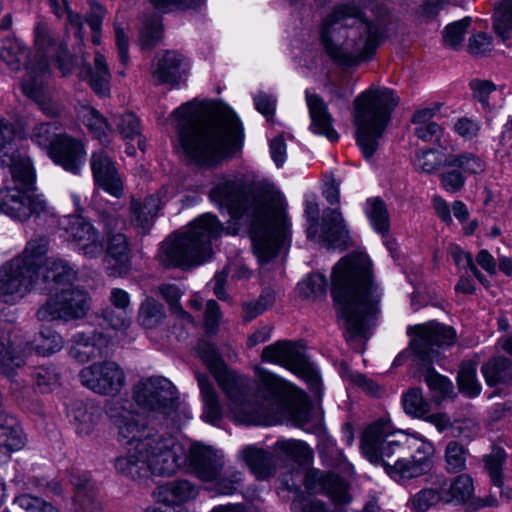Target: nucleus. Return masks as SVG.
Returning a JSON list of instances; mask_svg holds the SVG:
<instances>
[{
    "instance_id": "58",
    "label": "nucleus",
    "mask_w": 512,
    "mask_h": 512,
    "mask_svg": "<svg viewBox=\"0 0 512 512\" xmlns=\"http://www.w3.org/2000/svg\"><path fill=\"white\" fill-rule=\"evenodd\" d=\"M106 10L98 3L91 2L90 10L85 15V21L92 30V43L99 45L101 42V28Z\"/></svg>"
},
{
    "instance_id": "21",
    "label": "nucleus",
    "mask_w": 512,
    "mask_h": 512,
    "mask_svg": "<svg viewBox=\"0 0 512 512\" xmlns=\"http://www.w3.org/2000/svg\"><path fill=\"white\" fill-rule=\"evenodd\" d=\"M46 209V203L33 191L18 186L0 190V211L20 221L38 215Z\"/></svg>"
},
{
    "instance_id": "16",
    "label": "nucleus",
    "mask_w": 512,
    "mask_h": 512,
    "mask_svg": "<svg viewBox=\"0 0 512 512\" xmlns=\"http://www.w3.org/2000/svg\"><path fill=\"white\" fill-rule=\"evenodd\" d=\"M39 337L41 343L35 347H32L29 343L24 346L13 347L10 344H5L0 338V373L12 376L17 368L25 364L27 356L31 354L33 349L45 355L54 353L62 347L61 336L50 329L41 330Z\"/></svg>"
},
{
    "instance_id": "54",
    "label": "nucleus",
    "mask_w": 512,
    "mask_h": 512,
    "mask_svg": "<svg viewBox=\"0 0 512 512\" xmlns=\"http://www.w3.org/2000/svg\"><path fill=\"white\" fill-rule=\"evenodd\" d=\"M367 215L374 229L386 235L389 231V215L383 200L375 198L368 201Z\"/></svg>"
},
{
    "instance_id": "59",
    "label": "nucleus",
    "mask_w": 512,
    "mask_h": 512,
    "mask_svg": "<svg viewBox=\"0 0 512 512\" xmlns=\"http://www.w3.org/2000/svg\"><path fill=\"white\" fill-rule=\"evenodd\" d=\"M471 23L470 17H465L449 24L443 34L444 44L450 48H457L463 41L464 34Z\"/></svg>"
},
{
    "instance_id": "47",
    "label": "nucleus",
    "mask_w": 512,
    "mask_h": 512,
    "mask_svg": "<svg viewBox=\"0 0 512 512\" xmlns=\"http://www.w3.org/2000/svg\"><path fill=\"white\" fill-rule=\"evenodd\" d=\"M63 135L58 122H42L34 126L30 139L39 147L48 150L49 153L56 141Z\"/></svg>"
},
{
    "instance_id": "41",
    "label": "nucleus",
    "mask_w": 512,
    "mask_h": 512,
    "mask_svg": "<svg viewBox=\"0 0 512 512\" xmlns=\"http://www.w3.org/2000/svg\"><path fill=\"white\" fill-rule=\"evenodd\" d=\"M274 452L277 461H291L298 465L307 464L313 456L312 450L305 442L295 439L278 440L274 445Z\"/></svg>"
},
{
    "instance_id": "63",
    "label": "nucleus",
    "mask_w": 512,
    "mask_h": 512,
    "mask_svg": "<svg viewBox=\"0 0 512 512\" xmlns=\"http://www.w3.org/2000/svg\"><path fill=\"white\" fill-rule=\"evenodd\" d=\"M117 130L125 139H133L140 135V123L135 114L131 112L124 113L113 118Z\"/></svg>"
},
{
    "instance_id": "53",
    "label": "nucleus",
    "mask_w": 512,
    "mask_h": 512,
    "mask_svg": "<svg viewBox=\"0 0 512 512\" xmlns=\"http://www.w3.org/2000/svg\"><path fill=\"white\" fill-rule=\"evenodd\" d=\"M457 382L459 390L468 396H477L481 387L476 380V365L472 361L462 362L458 372Z\"/></svg>"
},
{
    "instance_id": "7",
    "label": "nucleus",
    "mask_w": 512,
    "mask_h": 512,
    "mask_svg": "<svg viewBox=\"0 0 512 512\" xmlns=\"http://www.w3.org/2000/svg\"><path fill=\"white\" fill-rule=\"evenodd\" d=\"M222 224L217 217L206 213L195 219L190 228L172 234L161 245L159 260L166 268H190L202 264L212 254L211 241L221 235Z\"/></svg>"
},
{
    "instance_id": "40",
    "label": "nucleus",
    "mask_w": 512,
    "mask_h": 512,
    "mask_svg": "<svg viewBox=\"0 0 512 512\" xmlns=\"http://www.w3.org/2000/svg\"><path fill=\"white\" fill-rule=\"evenodd\" d=\"M439 484L446 504L452 502L463 504L470 500L474 492L473 480L468 474L444 479Z\"/></svg>"
},
{
    "instance_id": "9",
    "label": "nucleus",
    "mask_w": 512,
    "mask_h": 512,
    "mask_svg": "<svg viewBox=\"0 0 512 512\" xmlns=\"http://www.w3.org/2000/svg\"><path fill=\"white\" fill-rule=\"evenodd\" d=\"M184 447L175 439L164 442L147 440L135 444L125 456L115 459L117 473L133 480L148 479L151 475L171 476L179 470Z\"/></svg>"
},
{
    "instance_id": "3",
    "label": "nucleus",
    "mask_w": 512,
    "mask_h": 512,
    "mask_svg": "<svg viewBox=\"0 0 512 512\" xmlns=\"http://www.w3.org/2000/svg\"><path fill=\"white\" fill-rule=\"evenodd\" d=\"M197 353L226 394L231 409L244 421L271 425L289 406L290 386L272 374L262 377L256 395L248 378L230 370L214 344L200 340Z\"/></svg>"
},
{
    "instance_id": "43",
    "label": "nucleus",
    "mask_w": 512,
    "mask_h": 512,
    "mask_svg": "<svg viewBox=\"0 0 512 512\" xmlns=\"http://www.w3.org/2000/svg\"><path fill=\"white\" fill-rule=\"evenodd\" d=\"M49 240L45 236L37 235L33 237L26 245L23 253L14 259H21L25 262L27 268H31L34 275L39 277V269L42 264L43 257L48 251Z\"/></svg>"
},
{
    "instance_id": "44",
    "label": "nucleus",
    "mask_w": 512,
    "mask_h": 512,
    "mask_svg": "<svg viewBox=\"0 0 512 512\" xmlns=\"http://www.w3.org/2000/svg\"><path fill=\"white\" fill-rule=\"evenodd\" d=\"M82 121L94 138L98 139L102 145L106 146L110 143L107 131L110 133L113 131L112 124L96 109L84 107L82 110Z\"/></svg>"
},
{
    "instance_id": "39",
    "label": "nucleus",
    "mask_w": 512,
    "mask_h": 512,
    "mask_svg": "<svg viewBox=\"0 0 512 512\" xmlns=\"http://www.w3.org/2000/svg\"><path fill=\"white\" fill-rule=\"evenodd\" d=\"M1 162L3 165L9 166L14 186L34 192L35 174L28 157L15 153L4 154Z\"/></svg>"
},
{
    "instance_id": "26",
    "label": "nucleus",
    "mask_w": 512,
    "mask_h": 512,
    "mask_svg": "<svg viewBox=\"0 0 512 512\" xmlns=\"http://www.w3.org/2000/svg\"><path fill=\"white\" fill-rule=\"evenodd\" d=\"M91 169L95 182L111 195L119 198L123 195V182L111 156L105 150L92 154Z\"/></svg>"
},
{
    "instance_id": "25",
    "label": "nucleus",
    "mask_w": 512,
    "mask_h": 512,
    "mask_svg": "<svg viewBox=\"0 0 512 512\" xmlns=\"http://www.w3.org/2000/svg\"><path fill=\"white\" fill-rule=\"evenodd\" d=\"M188 63L176 51H165L155 57L152 78L156 85H179L187 76Z\"/></svg>"
},
{
    "instance_id": "24",
    "label": "nucleus",
    "mask_w": 512,
    "mask_h": 512,
    "mask_svg": "<svg viewBox=\"0 0 512 512\" xmlns=\"http://www.w3.org/2000/svg\"><path fill=\"white\" fill-rule=\"evenodd\" d=\"M308 490L327 495L335 504H347L351 500L348 484L340 476L318 469H309L304 475Z\"/></svg>"
},
{
    "instance_id": "28",
    "label": "nucleus",
    "mask_w": 512,
    "mask_h": 512,
    "mask_svg": "<svg viewBox=\"0 0 512 512\" xmlns=\"http://www.w3.org/2000/svg\"><path fill=\"white\" fill-rule=\"evenodd\" d=\"M70 481L74 486L73 512H104L95 482L84 474H72Z\"/></svg>"
},
{
    "instance_id": "6",
    "label": "nucleus",
    "mask_w": 512,
    "mask_h": 512,
    "mask_svg": "<svg viewBox=\"0 0 512 512\" xmlns=\"http://www.w3.org/2000/svg\"><path fill=\"white\" fill-rule=\"evenodd\" d=\"M36 53L27 64L21 88L23 94L32 100L47 117L56 118L63 112L62 104L56 99L53 89L46 83L50 62L53 61L63 76L73 67L67 46L57 43L50 32L41 25L35 29Z\"/></svg>"
},
{
    "instance_id": "31",
    "label": "nucleus",
    "mask_w": 512,
    "mask_h": 512,
    "mask_svg": "<svg viewBox=\"0 0 512 512\" xmlns=\"http://www.w3.org/2000/svg\"><path fill=\"white\" fill-rule=\"evenodd\" d=\"M75 346L71 349L72 356L79 362L107 357L109 354V339L101 332L91 335L79 333L74 336Z\"/></svg>"
},
{
    "instance_id": "11",
    "label": "nucleus",
    "mask_w": 512,
    "mask_h": 512,
    "mask_svg": "<svg viewBox=\"0 0 512 512\" xmlns=\"http://www.w3.org/2000/svg\"><path fill=\"white\" fill-rule=\"evenodd\" d=\"M90 309L88 293L78 287L61 288L51 293L39 307L36 317L39 321L78 320L86 316Z\"/></svg>"
},
{
    "instance_id": "14",
    "label": "nucleus",
    "mask_w": 512,
    "mask_h": 512,
    "mask_svg": "<svg viewBox=\"0 0 512 512\" xmlns=\"http://www.w3.org/2000/svg\"><path fill=\"white\" fill-rule=\"evenodd\" d=\"M299 342L279 340L266 346L261 354L264 362L279 364L306 379L313 388L319 386V377L302 351Z\"/></svg>"
},
{
    "instance_id": "22",
    "label": "nucleus",
    "mask_w": 512,
    "mask_h": 512,
    "mask_svg": "<svg viewBox=\"0 0 512 512\" xmlns=\"http://www.w3.org/2000/svg\"><path fill=\"white\" fill-rule=\"evenodd\" d=\"M67 238L79 245V250L89 259L99 257L104 249L100 234L94 226L80 216L65 217L62 222Z\"/></svg>"
},
{
    "instance_id": "62",
    "label": "nucleus",
    "mask_w": 512,
    "mask_h": 512,
    "mask_svg": "<svg viewBox=\"0 0 512 512\" xmlns=\"http://www.w3.org/2000/svg\"><path fill=\"white\" fill-rule=\"evenodd\" d=\"M446 171L440 174L442 187L451 193L460 191L465 184V171L460 166L447 167ZM466 174H469L466 172Z\"/></svg>"
},
{
    "instance_id": "45",
    "label": "nucleus",
    "mask_w": 512,
    "mask_h": 512,
    "mask_svg": "<svg viewBox=\"0 0 512 512\" xmlns=\"http://www.w3.org/2000/svg\"><path fill=\"white\" fill-rule=\"evenodd\" d=\"M482 373L489 386L512 380V361L506 357H497L482 367Z\"/></svg>"
},
{
    "instance_id": "36",
    "label": "nucleus",
    "mask_w": 512,
    "mask_h": 512,
    "mask_svg": "<svg viewBox=\"0 0 512 512\" xmlns=\"http://www.w3.org/2000/svg\"><path fill=\"white\" fill-rule=\"evenodd\" d=\"M26 437L17 420L0 412V458H8L11 452L25 446Z\"/></svg>"
},
{
    "instance_id": "10",
    "label": "nucleus",
    "mask_w": 512,
    "mask_h": 512,
    "mask_svg": "<svg viewBox=\"0 0 512 512\" xmlns=\"http://www.w3.org/2000/svg\"><path fill=\"white\" fill-rule=\"evenodd\" d=\"M410 437L404 434L385 435V424L376 422L368 426L361 438L363 455L372 464L381 465L394 480L408 479Z\"/></svg>"
},
{
    "instance_id": "50",
    "label": "nucleus",
    "mask_w": 512,
    "mask_h": 512,
    "mask_svg": "<svg viewBox=\"0 0 512 512\" xmlns=\"http://www.w3.org/2000/svg\"><path fill=\"white\" fill-rule=\"evenodd\" d=\"M468 449L456 440L447 443L444 452L445 470L448 473H459L466 469Z\"/></svg>"
},
{
    "instance_id": "46",
    "label": "nucleus",
    "mask_w": 512,
    "mask_h": 512,
    "mask_svg": "<svg viewBox=\"0 0 512 512\" xmlns=\"http://www.w3.org/2000/svg\"><path fill=\"white\" fill-rule=\"evenodd\" d=\"M164 306L154 298H146L140 305L137 321L145 329L159 326L165 318Z\"/></svg>"
},
{
    "instance_id": "2",
    "label": "nucleus",
    "mask_w": 512,
    "mask_h": 512,
    "mask_svg": "<svg viewBox=\"0 0 512 512\" xmlns=\"http://www.w3.org/2000/svg\"><path fill=\"white\" fill-rule=\"evenodd\" d=\"M210 199L233 218L246 217L253 250L260 263L274 259L285 247L289 231L280 193L270 185L248 186L243 180H225L210 191Z\"/></svg>"
},
{
    "instance_id": "60",
    "label": "nucleus",
    "mask_w": 512,
    "mask_h": 512,
    "mask_svg": "<svg viewBox=\"0 0 512 512\" xmlns=\"http://www.w3.org/2000/svg\"><path fill=\"white\" fill-rule=\"evenodd\" d=\"M158 292L169 304L173 313L177 314L181 318L191 320L190 314H188L179 303L182 292L176 285L162 284L158 287Z\"/></svg>"
},
{
    "instance_id": "35",
    "label": "nucleus",
    "mask_w": 512,
    "mask_h": 512,
    "mask_svg": "<svg viewBox=\"0 0 512 512\" xmlns=\"http://www.w3.org/2000/svg\"><path fill=\"white\" fill-rule=\"evenodd\" d=\"M242 457L257 479L266 480L275 475L278 461L274 451L271 453L256 446H247Z\"/></svg>"
},
{
    "instance_id": "23",
    "label": "nucleus",
    "mask_w": 512,
    "mask_h": 512,
    "mask_svg": "<svg viewBox=\"0 0 512 512\" xmlns=\"http://www.w3.org/2000/svg\"><path fill=\"white\" fill-rule=\"evenodd\" d=\"M125 221L117 216H109L105 220L107 237V262H114L116 272L125 274L130 268V248L127 237L122 233Z\"/></svg>"
},
{
    "instance_id": "13",
    "label": "nucleus",
    "mask_w": 512,
    "mask_h": 512,
    "mask_svg": "<svg viewBox=\"0 0 512 512\" xmlns=\"http://www.w3.org/2000/svg\"><path fill=\"white\" fill-rule=\"evenodd\" d=\"M133 397L141 408L164 415L176 411L179 406L176 387L160 376L139 381L133 388Z\"/></svg>"
},
{
    "instance_id": "17",
    "label": "nucleus",
    "mask_w": 512,
    "mask_h": 512,
    "mask_svg": "<svg viewBox=\"0 0 512 512\" xmlns=\"http://www.w3.org/2000/svg\"><path fill=\"white\" fill-rule=\"evenodd\" d=\"M31 268L21 259L5 262L0 266V301L8 304L26 295L37 282Z\"/></svg>"
},
{
    "instance_id": "5",
    "label": "nucleus",
    "mask_w": 512,
    "mask_h": 512,
    "mask_svg": "<svg viewBox=\"0 0 512 512\" xmlns=\"http://www.w3.org/2000/svg\"><path fill=\"white\" fill-rule=\"evenodd\" d=\"M379 27L364 19L354 2L338 4L321 28L320 40L330 58L345 67L370 60L381 41Z\"/></svg>"
},
{
    "instance_id": "51",
    "label": "nucleus",
    "mask_w": 512,
    "mask_h": 512,
    "mask_svg": "<svg viewBox=\"0 0 512 512\" xmlns=\"http://www.w3.org/2000/svg\"><path fill=\"white\" fill-rule=\"evenodd\" d=\"M444 503L440 484L436 488H423L415 493L408 501L407 505L411 510L417 512H426L438 503Z\"/></svg>"
},
{
    "instance_id": "48",
    "label": "nucleus",
    "mask_w": 512,
    "mask_h": 512,
    "mask_svg": "<svg viewBox=\"0 0 512 512\" xmlns=\"http://www.w3.org/2000/svg\"><path fill=\"white\" fill-rule=\"evenodd\" d=\"M27 57L26 47L17 39L6 38L0 44V59L12 70L18 71Z\"/></svg>"
},
{
    "instance_id": "4",
    "label": "nucleus",
    "mask_w": 512,
    "mask_h": 512,
    "mask_svg": "<svg viewBox=\"0 0 512 512\" xmlns=\"http://www.w3.org/2000/svg\"><path fill=\"white\" fill-rule=\"evenodd\" d=\"M331 293L345 319L346 339L367 338L380 313L381 301L370 259L365 255L341 259L333 269Z\"/></svg>"
},
{
    "instance_id": "27",
    "label": "nucleus",
    "mask_w": 512,
    "mask_h": 512,
    "mask_svg": "<svg viewBox=\"0 0 512 512\" xmlns=\"http://www.w3.org/2000/svg\"><path fill=\"white\" fill-rule=\"evenodd\" d=\"M165 193L166 190L163 188L156 194L147 196L143 201L131 200V222L142 235L148 234L152 228L157 212L163 205L161 197Z\"/></svg>"
},
{
    "instance_id": "34",
    "label": "nucleus",
    "mask_w": 512,
    "mask_h": 512,
    "mask_svg": "<svg viewBox=\"0 0 512 512\" xmlns=\"http://www.w3.org/2000/svg\"><path fill=\"white\" fill-rule=\"evenodd\" d=\"M198 494V487L186 479H176L159 485L153 492L160 503L172 506L180 505L194 499Z\"/></svg>"
},
{
    "instance_id": "55",
    "label": "nucleus",
    "mask_w": 512,
    "mask_h": 512,
    "mask_svg": "<svg viewBox=\"0 0 512 512\" xmlns=\"http://www.w3.org/2000/svg\"><path fill=\"white\" fill-rule=\"evenodd\" d=\"M327 281L320 273L310 274L298 285L299 295L305 299L316 300L326 294Z\"/></svg>"
},
{
    "instance_id": "29",
    "label": "nucleus",
    "mask_w": 512,
    "mask_h": 512,
    "mask_svg": "<svg viewBox=\"0 0 512 512\" xmlns=\"http://www.w3.org/2000/svg\"><path fill=\"white\" fill-rule=\"evenodd\" d=\"M53 161L65 170L77 173L83 162L85 151L83 144L70 136L63 135L48 153Z\"/></svg>"
},
{
    "instance_id": "15",
    "label": "nucleus",
    "mask_w": 512,
    "mask_h": 512,
    "mask_svg": "<svg viewBox=\"0 0 512 512\" xmlns=\"http://www.w3.org/2000/svg\"><path fill=\"white\" fill-rule=\"evenodd\" d=\"M412 335L411 349L423 362L430 363L438 355L441 345L451 346L457 339L453 327L437 322L417 325L409 331Z\"/></svg>"
},
{
    "instance_id": "12",
    "label": "nucleus",
    "mask_w": 512,
    "mask_h": 512,
    "mask_svg": "<svg viewBox=\"0 0 512 512\" xmlns=\"http://www.w3.org/2000/svg\"><path fill=\"white\" fill-rule=\"evenodd\" d=\"M105 411L118 429L119 436L126 440L127 444H139L148 439L155 440L157 443L174 439L170 435L159 434L154 428L148 427L144 416L128 409L123 401H109Z\"/></svg>"
},
{
    "instance_id": "38",
    "label": "nucleus",
    "mask_w": 512,
    "mask_h": 512,
    "mask_svg": "<svg viewBox=\"0 0 512 512\" xmlns=\"http://www.w3.org/2000/svg\"><path fill=\"white\" fill-rule=\"evenodd\" d=\"M80 77L88 80L92 90L99 96H107L109 94L111 74L105 57L99 52H96L94 57V68L89 64L83 65L80 70Z\"/></svg>"
},
{
    "instance_id": "20",
    "label": "nucleus",
    "mask_w": 512,
    "mask_h": 512,
    "mask_svg": "<svg viewBox=\"0 0 512 512\" xmlns=\"http://www.w3.org/2000/svg\"><path fill=\"white\" fill-rule=\"evenodd\" d=\"M460 166L470 174H480L485 170L484 162L472 153L449 154L428 149L416 154L415 167L424 173H433L440 167Z\"/></svg>"
},
{
    "instance_id": "8",
    "label": "nucleus",
    "mask_w": 512,
    "mask_h": 512,
    "mask_svg": "<svg viewBox=\"0 0 512 512\" xmlns=\"http://www.w3.org/2000/svg\"><path fill=\"white\" fill-rule=\"evenodd\" d=\"M399 104L394 91L372 85L354 100L356 140L363 156L370 159L379 147V140Z\"/></svg>"
},
{
    "instance_id": "18",
    "label": "nucleus",
    "mask_w": 512,
    "mask_h": 512,
    "mask_svg": "<svg viewBox=\"0 0 512 512\" xmlns=\"http://www.w3.org/2000/svg\"><path fill=\"white\" fill-rule=\"evenodd\" d=\"M81 383L101 395H115L125 384V374L116 362H95L79 373Z\"/></svg>"
},
{
    "instance_id": "33",
    "label": "nucleus",
    "mask_w": 512,
    "mask_h": 512,
    "mask_svg": "<svg viewBox=\"0 0 512 512\" xmlns=\"http://www.w3.org/2000/svg\"><path fill=\"white\" fill-rule=\"evenodd\" d=\"M77 278V271L66 260L47 259L43 280L50 292L61 291V288L75 287L74 283Z\"/></svg>"
},
{
    "instance_id": "49",
    "label": "nucleus",
    "mask_w": 512,
    "mask_h": 512,
    "mask_svg": "<svg viewBox=\"0 0 512 512\" xmlns=\"http://www.w3.org/2000/svg\"><path fill=\"white\" fill-rule=\"evenodd\" d=\"M493 29L503 41L512 33V0H501L494 9Z\"/></svg>"
},
{
    "instance_id": "57",
    "label": "nucleus",
    "mask_w": 512,
    "mask_h": 512,
    "mask_svg": "<svg viewBox=\"0 0 512 512\" xmlns=\"http://www.w3.org/2000/svg\"><path fill=\"white\" fill-rule=\"evenodd\" d=\"M506 454L503 449L495 448L492 453L484 457L485 467L489 473L491 482L496 487L503 485L502 466Z\"/></svg>"
},
{
    "instance_id": "64",
    "label": "nucleus",
    "mask_w": 512,
    "mask_h": 512,
    "mask_svg": "<svg viewBox=\"0 0 512 512\" xmlns=\"http://www.w3.org/2000/svg\"><path fill=\"white\" fill-rule=\"evenodd\" d=\"M15 505L25 512H59L52 504L30 494L16 497Z\"/></svg>"
},
{
    "instance_id": "52",
    "label": "nucleus",
    "mask_w": 512,
    "mask_h": 512,
    "mask_svg": "<svg viewBox=\"0 0 512 512\" xmlns=\"http://www.w3.org/2000/svg\"><path fill=\"white\" fill-rule=\"evenodd\" d=\"M402 402L404 411L417 418L424 417L431 409L429 402L423 397L422 390L417 387L409 389L403 395Z\"/></svg>"
},
{
    "instance_id": "30",
    "label": "nucleus",
    "mask_w": 512,
    "mask_h": 512,
    "mask_svg": "<svg viewBox=\"0 0 512 512\" xmlns=\"http://www.w3.org/2000/svg\"><path fill=\"white\" fill-rule=\"evenodd\" d=\"M348 232L344 225L341 212L338 209L327 208L321 219V234L319 241L327 248H344Z\"/></svg>"
},
{
    "instance_id": "19",
    "label": "nucleus",
    "mask_w": 512,
    "mask_h": 512,
    "mask_svg": "<svg viewBox=\"0 0 512 512\" xmlns=\"http://www.w3.org/2000/svg\"><path fill=\"white\" fill-rule=\"evenodd\" d=\"M187 465V470L202 481L210 482L217 479L224 467L223 455L212 448L198 442L191 444L188 452L184 450L179 469Z\"/></svg>"
},
{
    "instance_id": "61",
    "label": "nucleus",
    "mask_w": 512,
    "mask_h": 512,
    "mask_svg": "<svg viewBox=\"0 0 512 512\" xmlns=\"http://www.w3.org/2000/svg\"><path fill=\"white\" fill-rule=\"evenodd\" d=\"M73 419L77 423L79 434H89L97 422L98 413L94 407L81 406L74 411Z\"/></svg>"
},
{
    "instance_id": "56",
    "label": "nucleus",
    "mask_w": 512,
    "mask_h": 512,
    "mask_svg": "<svg viewBox=\"0 0 512 512\" xmlns=\"http://www.w3.org/2000/svg\"><path fill=\"white\" fill-rule=\"evenodd\" d=\"M163 34L161 16L152 13L144 17V25L140 32V39L144 47L150 48L156 45Z\"/></svg>"
},
{
    "instance_id": "37",
    "label": "nucleus",
    "mask_w": 512,
    "mask_h": 512,
    "mask_svg": "<svg viewBox=\"0 0 512 512\" xmlns=\"http://www.w3.org/2000/svg\"><path fill=\"white\" fill-rule=\"evenodd\" d=\"M307 105L311 117V130L325 135L330 141L338 139L337 132L332 128V118L325 102L316 94H306Z\"/></svg>"
},
{
    "instance_id": "1",
    "label": "nucleus",
    "mask_w": 512,
    "mask_h": 512,
    "mask_svg": "<svg viewBox=\"0 0 512 512\" xmlns=\"http://www.w3.org/2000/svg\"><path fill=\"white\" fill-rule=\"evenodd\" d=\"M176 135L184 157L212 167L241 150L243 129L235 113L222 103H184L173 112Z\"/></svg>"
},
{
    "instance_id": "32",
    "label": "nucleus",
    "mask_w": 512,
    "mask_h": 512,
    "mask_svg": "<svg viewBox=\"0 0 512 512\" xmlns=\"http://www.w3.org/2000/svg\"><path fill=\"white\" fill-rule=\"evenodd\" d=\"M434 445L421 438L410 437L408 456V479L428 473L433 467Z\"/></svg>"
},
{
    "instance_id": "42",
    "label": "nucleus",
    "mask_w": 512,
    "mask_h": 512,
    "mask_svg": "<svg viewBox=\"0 0 512 512\" xmlns=\"http://www.w3.org/2000/svg\"><path fill=\"white\" fill-rule=\"evenodd\" d=\"M197 380L204 403L203 417L207 422L215 424L223 415L218 395L207 376L197 374Z\"/></svg>"
}]
</instances>
